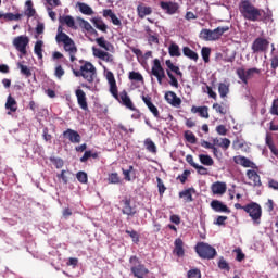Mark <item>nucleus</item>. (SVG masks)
Returning <instances> with one entry per match:
<instances>
[{"instance_id": "nucleus-4", "label": "nucleus", "mask_w": 278, "mask_h": 278, "mask_svg": "<svg viewBox=\"0 0 278 278\" xmlns=\"http://www.w3.org/2000/svg\"><path fill=\"white\" fill-rule=\"evenodd\" d=\"M195 252L202 260H214L216 257V249L205 242H199L195 245Z\"/></svg>"}, {"instance_id": "nucleus-23", "label": "nucleus", "mask_w": 278, "mask_h": 278, "mask_svg": "<svg viewBox=\"0 0 278 278\" xmlns=\"http://www.w3.org/2000/svg\"><path fill=\"white\" fill-rule=\"evenodd\" d=\"M194 188L185 189L179 192V198L184 199L185 203H192V201H194V198H192V194H194Z\"/></svg>"}, {"instance_id": "nucleus-5", "label": "nucleus", "mask_w": 278, "mask_h": 278, "mask_svg": "<svg viewBox=\"0 0 278 278\" xmlns=\"http://www.w3.org/2000/svg\"><path fill=\"white\" fill-rule=\"evenodd\" d=\"M244 212L249 214L254 225H260L262 220V206L255 202H251L243 207Z\"/></svg>"}, {"instance_id": "nucleus-38", "label": "nucleus", "mask_w": 278, "mask_h": 278, "mask_svg": "<svg viewBox=\"0 0 278 278\" xmlns=\"http://www.w3.org/2000/svg\"><path fill=\"white\" fill-rule=\"evenodd\" d=\"M199 160L204 166H214V159L207 154H200Z\"/></svg>"}, {"instance_id": "nucleus-57", "label": "nucleus", "mask_w": 278, "mask_h": 278, "mask_svg": "<svg viewBox=\"0 0 278 278\" xmlns=\"http://www.w3.org/2000/svg\"><path fill=\"white\" fill-rule=\"evenodd\" d=\"M64 68L62 67V65H58L54 70V76L56 79H62V77H64Z\"/></svg>"}, {"instance_id": "nucleus-41", "label": "nucleus", "mask_w": 278, "mask_h": 278, "mask_svg": "<svg viewBox=\"0 0 278 278\" xmlns=\"http://www.w3.org/2000/svg\"><path fill=\"white\" fill-rule=\"evenodd\" d=\"M144 147L149 153H157V147L155 146V142L151 139L144 140Z\"/></svg>"}, {"instance_id": "nucleus-37", "label": "nucleus", "mask_w": 278, "mask_h": 278, "mask_svg": "<svg viewBox=\"0 0 278 278\" xmlns=\"http://www.w3.org/2000/svg\"><path fill=\"white\" fill-rule=\"evenodd\" d=\"M218 92L222 99H225L229 94V84L219 83Z\"/></svg>"}, {"instance_id": "nucleus-19", "label": "nucleus", "mask_w": 278, "mask_h": 278, "mask_svg": "<svg viewBox=\"0 0 278 278\" xmlns=\"http://www.w3.org/2000/svg\"><path fill=\"white\" fill-rule=\"evenodd\" d=\"M165 100L169 105H173V108H179V105H181V98L177 97L175 91H167L165 93Z\"/></svg>"}, {"instance_id": "nucleus-33", "label": "nucleus", "mask_w": 278, "mask_h": 278, "mask_svg": "<svg viewBox=\"0 0 278 278\" xmlns=\"http://www.w3.org/2000/svg\"><path fill=\"white\" fill-rule=\"evenodd\" d=\"M77 5L81 14H85L86 16H92V14H94V11L92 10V8L87 3L78 2Z\"/></svg>"}, {"instance_id": "nucleus-12", "label": "nucleus", "mask_w": 278, "mask_h": 278, "mask_svg": "<svg viewBox=\"0 0 278 278\" xmlns=\"http://www.w3.org/2000/svg\"><path fill=\"white\" fill-rule=\"evenodd\" d=\"M62 136L65 140H70L72 144H79V142H81V135L71 128L63 131Z\"/></svg>"}, {"instance_id": "nucleus-24", "label": "nucleus", "mask_w": 278, "mask_h": 278, "mask_svg": "<svg viewBox=\"0 0 278 278\" xmlns=\"http://www.w3.org/2000/svg\"><path fill=\"white\" fill-rule=\"evenodd\" d=\"M174 247L175 255H177L178 257H184L186 253L184 250V240H181V238H177L174 242Z\"/></svg>"}, {"instance_id": "nucleus-6", "label": "nucleus", "mask_w": 278, "mask_h": 278, "mask_svg": "<svg viewBox=\"0 0 278 278\" xmlns=\"http://www.w3.org/2000/svg\"><path fill=\"white\" fill-rule=\"evenodd\" d=\"M119 205L122 206V214L125 216L134 218V216L138 214L136 205H131V198L124 197L123 200L119 201Z\"/></svg>"}, {"instance_id": "nucleus-13", "label": "nucleus", "mask_w": 278, "mask_h": 278, "mask_svg": "<svg viewBox=\"0 0 278 278\" xmlns=\"http://www.w3.org/2000/svg\"><path fill=\"white\" fill-rule=\"evenodd\" d=\"M117 101L128 110H131V112H136V105H134V102L131 101V98H129V94L126 90H123L119 93Z\"/></svg>"}, {"instance_id": "nucleus-55", "label": "nucleus", "mask_w": 278, "mask_h": 278, "mask_svg": "<svg viewBox=\"0 0 278 278\" xmlns=\"http://www.w3.org/2000/svg\"><path fill=\"white\" fill-rule=\"evenodd\" d=\"M188 278H201V270L199 268L190 269L187 273Z\"/></svg>"}, {"instance_id": "nucleus-30", "label": "nucleus", "mask_w": 278, "mask_h": 278, "mask_svg": "<svg viewBox=\"0 0 278 278\" xmlns=\"http://www.w3.org/2000/svg\"><path fill=\"white\" fill-rule=\"evenodd\" d=\"M56 42H63V45H66L71 39L66 33L62 31V26H59L58 28V35L55 37Z\"/></svg>"}, {"instance_id": "nucleus-64", "label": "nucleus", "mask_w": 278, "mask_h": 278, "mask_svg": "<svg viewBox=\"0 0 278 278\" xmlns=\"http://www.w3.org/2000/svg\"><path fill=\"white\" fill-rule=\"evenodd\" d=\"M235 253H237L236 260L237 262H242L247 255L242 253V249L238 248L235 250Z\"/></svg>"}, {"instance_id": "nucleus-14", "label": "nucleus", "mask_w": 278, "mask_h": 278, "mask_svg": "<svg viewBox=\"0 0 278 278\" xmlns=\"http://www.w3.org/2000/svg\"><path fill=\"white\" fill-rule=\"evenodd\" d=\"M75 94L80 110L88 112V98L86 97V92L81 89H76Z\"/></svg>"}, {"instance_id": "nucleus-53", "label": "nucleus", "mask_w": 278, "mask_h": 278, "mask_svg": "<svg viewBox=\"0 0 278 278\" xmlns=\"http://www.w3.org/2000/svg\"><path fill=\"white\" fill-rule=\"evenodd\" d=\"M218 268H220V270H227V273L231 270V267H229V263H227V261L223 257L218 262Z\"/></svg>"}, {"instance_id": "nucleus-48", "label": "nucleus", "mask_w": 278, "mask_h": 278, "mask_svg": "<svg viewBox=\"0 0 278 278\" xmlns=\"http://www.w3.org/2000/svg\"><path fill=\"white\" fill-rule=\"evenodd\" d=\"M17 67L21 71L22 75H25V77H31V70L27 65H23V63H17Z\"/></svg>"}, {"instance_id": "nucleus-49", "label": "nucleus", "mask_w": 278, "mask_h": 278, "mask_svg": "<svg viewBox=\"0 0 278 278\" xmlns=\"http://www.w3.org/2000/svg\"><path fill=\"white\" fill-rule=\"evenodd\" d=\"M126 233L131 238V240H132V242H135V244H138V242H140V235H138V231L126 230Z\"/></svg>"}, {"instance_id": "nucleus-59", "label": "nucleus", "mask_w": 278, "mask_h": 278, "mask_svg": "<svg viewBox=\"0 0 278 278\" xmlns=\"http://www.w3.org/2000/svg\"><path fill=\"white\" fill-rule=\"evenodd\" d=\"M208 110H210V108H207V106H200L199 114H200L201 118H210Z\"/></svg>"}, {"instance_id": "nucleus-52", "label": "nucleus", "mask_w": 278, "mask_h": 278, "mask_svg": "<svg viewBox=\"0 0 278 278\" xmlns=\"http://www.w3.org/2000/svg\"><path fill=\"white\" fill-rule=\"evenodd\" d=\"M76 179H78L80 184H88V174H86V172H78Z\"/></svg>"}, {"instance_id": "nucleus-29", "label": "nucleus", "mask_w": 278, "mask_h": 278, "mask_svg": "<svg viewBox=\"0 0 278 278\" xmlns=\"http://www.w3.org/2000/svg\"><path fill=\"white\" fill-rule=\"evenodd\" d=\"M165 65L167 66L170 73H175V75H177L180 78L184 77V73H181V70L179 68V66L173 64V61L166 60Z\"/></svg>"}, {"instance_id": "nucleus-28", "label": "nucleus", "mask_w": 278, "mask_h": 278, "mask_svg": "<svg viewBox=\"0 0 278 278\" xmlns=\"http://www.w3.org/2000/svg\"><path fill=\"white\" fill-rule=\"evenodd\" d=\"M5 109L10 110V112H16V110H18L16 99H14L12 94H9L7 98Z\"/></svg>"}, {"instance_id": "nucleus-22", "label": "nucleus", "mask_w": 278, "mask_h": 278, "mask_svg": "<svg viewBox=\"0 0 278 278\" xmlns=\"http://www.w3.org/2000/svg\"><path fill=\"white\" fill-rule=\"evenodd\" d=\"M265 144H266V147H268V149L273 153V155L278 157V148H277V146H275V141H273V135L270 132H266Z\"/></svg>"}, {"instance_id": "nucleus-17", "label": "nucleus", "mask_w": 278, "mask_h": 278, "mask_svg": "<svg viewBox=\"0 0 278 278\" xmlns=\"http://www.w3.org/2000/svg\"><path fill=\"white\" fill-rule=\"evenodd\" d=\"M248 179L252 182H250V186H254V188L262 187V178L260 177V174L255 172V169H248L245 173Z\"/></svg>"}, {"instance_id": "nucleus-42", "label": "nucleus", "mask_w": 278, "mask_h": 278, "mask_svg": "<svg viewBox=\"0 0 278 278\" xmlns=\"http://www.w3.org/2000/svg\"><path fill=\"white\" fill-rule=\"evenodd\" d=\"M200 38L202 40L213 41V39H212V29L203 28L200 31Z\"/></svg>"}, {"instance_id": "nucleus-32", "label": "nucleus", "mask_w": 278, "mask_h": 278, "mask_svg": "<svg viewBox=\"0 0 278 278\" xmlns=\"http://www.w3.org/2000/svg\"><path fill=\"white\" fill-rule=\"evenodd\" d=\"M77 21H78V23H79V26L83 28V29H85L86 31H89V34H98L94 29H93V27H92V25H90V22H88V21H86V20H84V18H81V17H77Z\"/></svg>"}, {"instance_id": "nucleus-15", "label": "nucleus", "mask_w": 278, "mask_h": 278, "mask_svg": "<svg viewBox=\"0 0 278 278\" xmlns=\"http://www.w3.org/2000/svg\"><path fill=\"white\" fill-rule=\"evenodd\" d=\"M63 49L68 53L71 62H75L77 60V56H75L77 55V46L73 39H70L67 43H64Z\"/></svg>"}, {"instance_id": "nucleus-8", "label": "nucleus", "mask_w": 278, "mask_h": 278, "mask_svg": "<svg viewBox=\"0 0 278 278\" xmlns=\"http://www.w3.org/2000/svg\"><path fill=\"white\" fill-rule=\"evenodd\" d=\"M151 73L154 77H156L160 86H162L164 79L166 78V72L164 71V67H162V63L159 61V59H154Z\"/></svg>"}, {"instance_id": "nucleus-44", "label": "nucleus", "mask_w": 278, "mask_h": 278, "mask_svg": "<svg viewBox=\"0 0 278 278\" xmlns=\"http://www.w3.org/2000/svg\"><path fill=\"white\" fill-rule=\"evenodd\" d=\"M201 55L205 64H208L210 62V55H212V49L207 47H203L201 50Z\"/></svg>"}, {"instance_id": "nucleus-43", "label": "nucleus", "mask_w": 278, "mask_h": 278, "mask_svg": "<svg viewBox=\"0 0 278 278\" xmlns=\"http://www.w3.org/2000/svg\"><path fill=\"white\" fill-rule=\"evenodd\" d=\"M128 78L130 81H144V77L140 72H129Z\"/></svg>"}, {"instance_id": "nucleus-45", "label": "nucleus", "mask_w": 278, "mask_h": 278, "mask_svg": "<svg viewBox=\"0 0 278 278\" xmlns=\"http://www.w3.org/2000/svg\"><path fill=\"white\" fill-rule=\"evenodd\" d=\"M213 110H215V112H217V114H222V116H225V114H227V112H228L227 106L219 104V103H214Z\"/></svg>"}, {"instance_id": "nucleus-9", "label": "nucleus", "mask_w": 278, "mask_h": 278, "mask_svg": "<svg viewBox=\"0 0 278 278\" xmlns=\"http://www.w3.org/2000/svg\"><path fill=\"white\" fill-rule=\"evenodd\" d=\"M27 45H29V37L27 36H18L13 40V46L22 55H27Z\"/></svg>"}, {"instance_id": "nucleus-62", "label": "nucleus", "mask_w": 278, "mask_h": 278, "mask_svg": "<svg viewBox=\"0 0 278 278\" xmlns=\"http://www.w3.org/2000/svg\"><path fill=\"white\" fill-rule=\"evenodd\" d=\"M227 220H228V217H227V216L219 215V216H217V218L215 219L214 225H218V226L220 227V226H224V225H225V222H227Z\"/></svg>"}, {"instance_id": "nucleus-10", "label": "nucleus", "mask_w": 278, "mask_h": 278, "mask_svg": "<svg viewBox=\"0 0 278 278\" xmlns=\"http://www.w3.org/2000/svg\"><path fill=\"white\" fill-rule=\"evenodd\" d=\"M160 8L165 12V14H168L169 16H173L174 14H179V4L175 1H161Z\"/></svg>"}, {"instance_id": "nucleus-58", "label": "nucleus", "mask_w": 278, "mask_h": 278, "mask_svg": "<svg viewBox=\"0 0 278 278\" xmlns=\"http://www.w3.org/2000/svg\"><path fill=\"white\" fill-rule=\"evenodd\" d=\"M148 109L153 114L154 118H160V111L157 110V106H155V104H153V102L148 105Z\"/></svg>"}, {"instance_id": "nucleus-40", "label": "nucleus", "mask_w": 278, "mask_h": 278, "mask_svg": "<svg viewBox=\"0 0 278 278\" xmlns=\"http://www.w3.org/2000/svg\"><path fill=\"white\" fill-rule=\"evenodd\" d=\"M96 42L99 47L104 49L105 51H110V47H112V43L105 40V37H99L96 39Z\"/></svg>"}, {"instance_id": "nucleus-50", "label": "nucleus", "mask_w": 278, "mask_h": 278, "mask_svg": "<svg viewBox=\"0 0 278 278\" xmlns=\"http://www.w3.org/2000/svg\"><path fill=\"white\" fill-rule=\"evenodd\" d=\"M108 181L109 184H121V176H118V173H111L109 174Z\"/></svg>"}, {"instance_id": "nucleus-16", "label": "nucleus", "mask_w": 278, "mask_h": 278, "mask_svg": "<svg viewBox=\"0 0 278 278\" xmlns=\"http://www.w3.org/2000/svg\"><path fill=\"white\" fill-rule=\"evenodd\" d=\"M233 162L235 164H239L240 166H243V168L257 169V164L247 159V156H242V155L233 156Z\"/></svg>"}, {"instance_id": "nucleus-54", "label": "nucleus", "mask_w": 278, "mask_h": 278, "mask_svg": "<svg viewBox=\"0 0 278 278\" xmlns=\"http://www.w3.org/2000/svg\"><path fill=\"white\" fill-rule=\"evenodd\" d=\"M157 189H159V194L162 197L166 192V186H164V181H162V178L157 177Z\"/></svg>"}, {"instance_id": "nucleus-51", "label": "nucleus", "mask_w": 278, "mask_h": 278, "mask_svg": "<svg viewBox=\"0 0 278 278\" xmlns=\"http://www.w3.org/2000/svg\"><path fill=\"white\" fill-rule=\"evenodd\" d=\"M269 114L273 116H278V98L273 100Z\"/></svg>"}, {"instance_id": "nucleus-18", "label": "nucleus", "mask_w": 278, "mask_h": 278, "mask_svg": "<svg viewBox=\"0 0 278 278\" xmlns=\"http://www.w3.org/2000/svg\"><path fill=\"white\" fill-rule=\"evenodd\" d=\"M211 207L214 210V212L231 214V210L227 207V204L223 203L220 200H213L211 202Z\"/></svg>"}, {"instance_id": "nucleus-27", "label": "nucleus", "mask_w": 278, "mask_h": 278, "mask_svg": "<svg viewBox=\"0 0 278 278\" xmlns=\"http://www.w3.org/2000/svg\"><path fill=\"white\" fill-rule=\"evenodd\" d=\"M59 22L61 25H66L67 27H71V29H77L75 27V18L71 15H63L59 17Z\"/></svg>"}, {"instance_id": "nucleus-34", "label": "nucleus", "mask_w": 278, "mask_h": 278, "mask_svg": "<svg viewBox=\"0 0 278 278\" xmlns=\"http://www.w3.org/2000/svg\"><path fill=\"white\" fill-rule=\"evenodd\" d=\"M182 53L186 58H189V60H193V62H197L199 60V54L190 49V47H184Z\"/></svg>"}, {"instance_id": "nucleus-47", "label": "nucleus", "mask_w": 278, "mask_h": 278, "mask_svg": "<svg viewBox=\"0 0 278 278\" xmlns=\"http://www.w3.org/2000/svg\"><path fill=\"white\" fill-rule=\"evenodd\" d=\"M167 76L170 79L169 80V85L173 86V88H179V80H177V77H175V75H173V72H170L169 70H166Z\"/></svg>"}, {"instance_id": "nucleus-36", "label": "nucleus", "mask_w": 278, "mask_h": 278, "mask_svg": "<svg viewBox=\"0 0 278 278\" xmlns=\"http://www.w3.org/2000/svg\"><path fill=\"white\" fill-rule=\"evenodd\" d=\"M168 53L170 58H180L181 51H179V46L177 43H172L168 47Z\"/></svg>"}, {"instance_id": "nucleus-26", "label": "nucleus", "mask_w": 278, "mask_h": 278, "mask_svg": "<svg viewBox=\"0 0 278 278\" xmlns=\"http://www.w3.org/2000/svg\"><path fill=\"white\" fill-rule=\"evenodd\" d=\"M213 144L214 147H220V149H223L224 151H227V149H229V147H231V140L227 139V138H215L213 139Z\"/></svg>"}, {"instance_id": "nucleus-46", "label": "nucleus", "mask_w": 278, "mask_h": 278, "mask_svg": "<svg viewBox=\"0 0 278 278\" xmlns=\"http://www.w3.org/2000/svg\"><path fill=\"white\" fill-rule=\"evenodd\" d=\"M185 139L187 140V142H189L190 144H197V136H194V132L190 131V130H186L185 131Z\"/></svg>"}, {"instance_id": "nucleus-60", "label": "nucleus", "mask_w": 278, "mask_h": 278, "mask_svg": "<svg viewBox=\"0 0 278 278\" xmlns=\"http://www.w3.org/2000/svg\"><path fill=\"white\" fill-rule=\"evenodd\" d=\"M101 60L103 62H109L110 64H114V55H112L109 52H104V54L102 55Z\"/></svg>"}, {"instance_id": "nucleus-20", "label": "nucleus", "mask_w": 278, "mask_h": 278, "mask_svg": "<svg viewBox=\"0 0 278 278\" xmlns=\"http://www.w3.org/2000/svg\"><path fill=\"white\" fill-rule=\"evenodd\" d=\"M137 14L139 18H144L146 16H151L153 14V8L147 7L144 3H139L137 5Z\"/></svg>"}, {"instance_id": "nucleus-39", "label": "nucleus", "mask_w": 278, "mask_h": 278, "mask_svg": "<svg viewBox=\"0 0 278 278\" xmlns=\"http://www.w3.org/2000/svg\"><path fill=\"white\" fill-rule=\"evenodd\" d=\"M0 18H4V21H21V14L0 12Z\"/></svg>"}, {"instance_id": "nucleus-2", "label": "nucleus", "mask_w": 278, "mask_h": 278, "mask_svg": "<svg viewBox=\"0 0 278 278\" xmlns=\"http://www.w3.org/2000/svg\"><path fill=\"white\" fill-rule=\"evenodd\" d=\"M72 72L75 77H83L86 81H88V84H94V77H97V67H94L92 63L87 61L80 66L79 71L72 67Z\"/></svg>"}, {"instance_id": "nucleus-21", "label": "nucleus", "mask_w": 278, "mask_h": 278, "mask_svg": "<svg viewBox=\"0 0 278 278\" xmlns=\"http://www.w3.org/2000/svg\"><path fill=\"white\" fill-rule=\"evenodd\" d=\"M211 190H212L213 194H219V197H223V194H225V192H227V184L216 181L211 186Z\"/></svg>"}, {"instance_id": "nucleus-11", "label": "nucleus", "mask_w": 278, "mask_h": 278, "mask_svg": "<svg viewBox=\"0 0 278 278\" xmlns=\"http://www.w3.org/2000/svg\"><path fill=\"white\" fill-rule=\"evenodd\" d=\"M270 42L262 37L256 38L252 43L253 53H264L268 51V46Z\"/></svg>"}, {"instance_id": "nucleus-31", "label": "nucleus", "mask_w": 278, "mask_h": 278, "mask_svg": "<svg viewBox=\"0 0 278 278\" xmlns=\"http://www.w3.org/2000/svg\"><path fill=\"white\" fill-rule=\"evenodd\" d=\"M91 22L93 23L96 29L103 31V34H108V25L103 23V20L99 17H93Z\"/></svg>"}, {"instance_id": "nucleus-1", "label": "nucleus", "mask_w": 278, "mask_h": 278, "mask_svg": "<svg viewBox=\"0 0 278 278\" xmlns=\"http://www.w3.org/2000/svg\"><path fill=\"white\" fill-rule=\"evenodd\" d=\"M239 12L244 21L250 23H261V21L268 20V14L264 9H260L250 0H241L239 3Z\"/></svg>"}, {"instance_id": "nucleus-7", "label": "nucleus", "mask_w": 278, "mask_h": 278, "mask_svg": "<svg viewBox=\"0 0 278 278\" xmlns=\"http://www.w3.org/2000/svg\"><path fill=\"white\" fill-rule=\"evenodd\" d=\"M236 73L242 84L247 86L249 84V79H252L253 75H260L261 71L257 70V67H252L247 71L243 67H239Z\"/></svg>"}, {"instance_id": "nucleus-61", "label": "nucleus", "mask_w": 278, "mask_h": 278, "mask_svg": "<svg viewBox=\"0 0 278 278\" xmlns=\"http://www.w3.org/2000/svg\"><path fill=\"white\" fill-rule=\"evenodd\" d=\"M42 138L46 142H51L53 136H51V134H49V128L45 127L42 129Z\"/></svg>"}, {"instance_id": "nucleus-25", "label": "nucleus", "mask_w": 278, "mask_h": 278, "mask_svg": "<svg viewBox=\"0 0 278 278\" xmlns=\"http://www.w3.org/2000/svg\"><path fill=\"white\" fill-rule=\"evenodd\" d=\"M229 31V26H218L217 28L212 30V40H220L223 34Z\"/></svg>"}, {"instance_id": "nucleus-35", "label": "nucleus", "mask_w": 278, "mask_h": 278, "mask_svg": "<svg viewBox=\"0 0 278 278\" xmlns=\"http://www.w3.org/2000/svg\"><path fill=\"white\" fill-rule=\"evenodd\" d=\"M42 47H45L43 40L36 41L34 47V53L35 55H37L38 60H42Z\"/></svg>"}, {"instance_id": "nucleus-56", "label": "nucleus", "mask_w": 278, "mask_h": 278, "mask_svg": "<svg viewBox=\"0 0 278 278\" xmlns=\"http://www.w3.org/2000/svg\"><path fill=\"white\" fill-rule=\"evenodd\" d=\"M110 92L114 97V99L118 100V87L116 86V83H113L110 85Z\"/></svg>"}, {"instance_id": "nucleus-3", "label": "nucleus", "mask_w": 278, "mask_h": 278, "mask_svg": "<svg viewBox=\"0 0 278 278\" xmlns=\"http://www.w3.org/2000/svg\"><path fill=\"white\" fill-rule=\"evenodd\" d=\"M130 264V273H132L134 277L136 278H146L149 275V269L138 256H130L129 258Z\"/></svg>"}, {"instance_id": "nucleus-63", "label": "nucleus", "mask_w": 278, "mask_h": 278, "mask_svg": "<svg viewBox=\"0 0 278 278\" xmlns=\"http://www.w3.org/2000/svg\"><path fill=\"white\" fill-rule=\"evenodd\" d=\"M270 62H271V68L274 71V75H276V71L278 68V55H275L270 59Z\"/></svg>"}]
</instances>
